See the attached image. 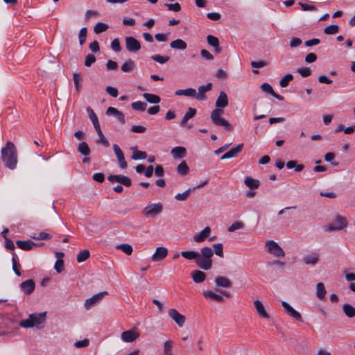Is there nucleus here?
<instances>
[{"mask_svg":"<svg viewBox=\"0 0 355 355\" xmlns=\"http://www.w3.org/2000/svg\"><path fill=\"white\" fill-rule=\"evenodd\" d=\"M170 47L173 49L185 50L187 44L182 39H176L170 43Z\"/></svg>","mask_w":355,"mask_h":355,"instance_id":"obj_25","label":"nucleus"},{"mask_svg":"<svg viewBox=\"0 0 355 355\" xmlns=\"http://www.w3.org/2000/svg\"><path fill=\"white\" fill-rule=\"evenodd\" d=\"M132 108L137 111H144L146 109L147 103L143 101H136L131 104Z\"/></svg>","mask_w":355,"mask_h":355,"instance_id":"obj_46","label":"nucleus"},{"mask_svg":"<svg viewBox=\"0 0 355 355\" xmlns=\"http://www.w3.org/2000/svg\"><path fill=\"white\" fill-rule=\"evenodd\" d=\"M191 191H193L192 188H189L187 190H186L182 193H178V194H176L175 196V198L176 200H180V201L186 200L188 198L189 195V193Z\"/></svg>","mask_w":355,"mask_h":355,"instance_id":"obj_53","label":"nucleus"},{"mask_svg":"<svg viewBox=\"0 0 355 355\" xmlns=\"http://www.w3.org/2000/svg\"><path fill=\"white\" fill-rule=\"evenodd\" d=\"M143 97L146 100L147 102L153 104H157L160 102V97L156 94L144 93Z\"/></svg>","mask_w":355,"mask_h":355,"instance_id":"obj_33","label":"nucleus"},{"mask_svg":"<svg viewBox=\"0 0 355 355\" xmlns=\"http://www.w3.org/2000/svg\"><path fill=\"white\" fill-rule=\"evenodd\" d=\"M150 58L159 64H164L169 60L170 57L168 55H161L157 54L151 55Z\"/></svg>","mask_w":355,"mask_h":355,"instance_id":"obj_45","label":"nucleus"},{"mask_svg":"<svg viewBox=\"0 0 355 355\" xmlns=\"http://www.w3.org/2000/svg\"><path fill=\"white\" fill-rule=\"evenodd\" d=\"M244 184L250 189H256L259 187L260 182L251 177H246L244 180Z\"/></svg>","mask_w":355,"mask_h":355,"instance_id":"obj_27","label":"nucleus"},{"mask_svg":"<svg viewBox=\"0 0 355 355\" xmlns=\"http://www.w3.org/2000/svg\"><path fill=\"white\" fill-rule=\"evenodd\" d=\"M73 80L76 90L79 92L81 89V82L83 80L82 76L79 73H74L73 74Z\"/></svg>","mask_w":355,"mask_h":355,"instance_id":"obj_40","label":"nucleus"},{"mask_svg":"<svg viewBox=\"0 0 355 355\" xmlns=\"http://www.w3.org/2000/svg\"><path fill=\"white\" fill-rule=\"evenodd\" d=\"M196 263L200 268L208 270L212 266V259H207L200 256V253H198V257L196 260Z\"/></svg>","mask_w":355,"mask_h":355,"instance_id":"obj_14","label":"nucleus"},{"mask_svg":"<svg viewBox=\"0 0 355 355\" xmlns=\"http://www.w3.org/2000/svg\"><path fill=\"white\" fill-rule=\"evenodd\" d=\"M224 113L222 109H214L210 114L211 122L217 126H223L227 130L231 131L233 129L232 125L225 118L221 117Z\"/></svg>","mask_w":355,"mask_h":355,"instance_id":"obj_3","label":"nucleus"},{"mask_svg":"<svg viewBox=\"0 0 355 355\" xmlns=\"http://www.w3.org/2000/svg\"><path fill=\"white\" fill-rule=\"evenodd\" d=\"M77 150L84 157H88L91 153L90 148L85 141L79 144Z\"/></svg>","mask_w":355,"mask_h":355,"instance_id":"obj_30","label":"nucleus"},{"mask_svg":"<svg viewBox=\"0 0 355 355\" xmlns=\"http://www.w3.org/2000/svg\"><path fill=\"white\" fill-rule=\"evenodd\" d=\"M348 222L347 218L340 214H336L334 223L327 225L325 230L330 232L340 231L346 228Z\"/></svg>","mask_w":355,"mask_h":355,"instance_id":"obj_4","label":"nucleus"},{"mask_svg":"<svg viewBox=\"0 0 355 355\" xmlns=\"http://www.w3.org/2000/svg\"><path fill=\"white\" fill-rule=\"evenodd\" d=\"M31 237L35 240H49L52 238V236L49 233L42 232H40L37 235L35 234Z\"/></svg>","mask_w":355,"mask_h":355,"instance_id":"obj_55","label":"nucleus"},{"mask_svg":"<svg viewBox=\"0 0 355 355\" xmlns=\"http://www.w3.org/2000/svg\"><path fill=\"white\" fill-rule=\"evenodd\" d=\"M200 254L205 259H211L214 255V251L209 247H204L201 248Z\"/></svg>","mask_w":355,"mask_h":355,"instance_id":"obj_39","label":"nucleus"},{"mask_svg":"<svg viewBox=\"0 0 355 355\" xmlns=\"http://www.w3.org/2000/svg\"><path fill=\"white\" fill-rule=\"evenodd\" d=\"M96 58L95 55L92 53H89L85 57V66L87 67H89L93 63L96 62Z\"/></svg>","mask_w":355,"mask_h":355,"instance_id":"obj_57","label":"nucleus"},{"mask_svg":"<svg viewBox=\"0 0 355 355\" xmlns=\"http://www.w3.org/2000/svg\"><path fill=\"white\" fill-rule=\"evenodd\" d=\"M282 306L284 309L285 312L291 317L293 318L297 321L302 322V317L301 314L295 310L288 302H282Z\"/></svg>","mask_w":355,"mask_h":355,"instance_id":"obj_11","label":"nucleus"},{"mask_svg":"<svg viewBox=\"0 0 355 355\" xmlns=\"http://www.w3.org/2000/svg\"><path fill=\"white\" fill-rule=\"evenodd\" d=\"M335 158V154L334 153H327L324 155V160L327 162H331L333 166H338V162H332Z\"/></svg>","mask_w":355,"mask_h":355,"instance_id":"obj_61","label":"nucleus"},{"mask_svg":"<svg viewBox=\"0 0 355 355\" xmlns=\"http://www.w3.org/2000/svg\"><path fill=\"white\" fill-rule=\"evenodd\" d=\"M214 282L218 287L230 288L232 286L231 281L227 277L223 276L216 277Z\"/></svg>","mask_w":355,"mask_h":355,"instance_id":"obj_23","label":"nucleus"},{"mask_svg":"<svg viewBox=\"0 0 355 355\" xmlns=\"http://www.w3.org/2000/svg\"><path fill=\"white\" fill-rule=\"evenodd\" d=\"M168 254V250L164 247H157L155 252L152 256V259L154 261H158L164 259Z\"/></svg>","mask_w":355,"mask_h":355,"instance_id":"obj_18","label":"nucleus"},{"mask_svg":"<svg viewBox=\"0 0 355 355\" xmlns=\"http://www.w3.org/2000/svg\"><path fill=\"white\" fill-rule=\"evenodd\" d=\"M107 180L110 182H119L121 185H124L125 187H130L132 185L131 179L123 175H110L107 177Z\"/></svg>","mask_w":355,"mask_h":355,"instance_id":"obj_9","label":"nucleus"},{"mask_svg":"<svg viewBox=\"0 0 355 355\" xmlns=\"http://www.w3.org/2000/svg\"><path fill=\"white\" fill-rule=\"evenodd\" d=\"M89 345V340L87 338H85L82 340H78L74 343V346L77 348L85 347Z\"/></svg>","mask_w":355,"mask_h":355,"instance_id":"obj_63","label":"nucleus"},{"mask_svg":"<svg viewBox=\"0 0 355 355\" xmlns=\"http://www.w3.org/2000/svg\"><path fill=\"white\" fill-rule=\"evenodd\" d=\"M54 268L57 272L60 273L64 268V261L62 259H57Z\"/></svg>","mask_w":355,"mask_h":355,"instance_id":"obj_64","label":"nucleus"},{"mask_svg":"<svg viewBox=\"0 0 355 355\" xmlns=\"http://www.w3.org/2000/svg\"><path fill=\"white\" fill-rule=\"evenodd\" d=\"M163 210V205L161 202L149 204L142 210L143 214L146 217H155L160 214Z\"/></svg>","mask_w":355,"mask_h":355,"instance_id":"obj_5","label":"nucleus"},{"mask_svg":"<svg viewBox=\"0 0 355 355\" xmlns=\"http://www.w3.org/2000/svg\"><path fill=\"white\" fill-rule=\"evenodd\" d=\"M1 154L5 166L10 170L15 169L18 160L17 151L14 144L8 141L6 146L1 148Z\"/></svg>","mask_w":355,"mask_h":355,"instance_id":"obj_1","label":"nucleus"},{"mask_svg":"<svg viewBox=\"0 0 355 355\" xmlns=\"http://www.w3.org/2000/svg\"><path fill=\"white\" fill-rule=\"evenodd\" d=\"M173 341L172 340H166L164 344V355H173L172 347H173Z\"/></svg>","mask_w":355,"mask_h":355,"instance_id":"obj_51","label":"nucleus"},{"mask_svg":"<svg viewBox=\"0 0 355 355\" xmlns=\"http://www.w3.org/2000/svg\"><path fill=\"white\" fill-rule=\"evenodd\" d=\"M139 336V334L134 329L125 331L121 334V339L125 343H132Z\"/></svg>","mask_w":355,"mask_h":355,"instance_id":"obj_15","label":"nucleus"},{"mask_svg":"<svg viewBox=\"0 0 355 355\" xmlns=\"http://www.w3.org/2000/svg\"><path fill=\"white\" fill-rule=\"evenodd\" d=\"M207 43L209 44V45H210L213 47H218V46H219V40H218V37H216L214 35H207Z\"/></svg>","mask_w":355,"mask_h":355,"instance_id":"obj_56","label":"nucleus"},{"mask_svg":"<svg viewBox=\"0 0 355 355\" xmlns=\"http://www.w3.org/2000/svg\"><path fill=\"white\" fill-rule=\"evenodd\" d=\"M113 150L117 157L119 164L121 168L125 169L128 166V164L125 159L124 155L117 144H113Z\"/></svg>","mask_w":355,"mask_h":355,"instance_id":"obj_12","label":"nucleus"},{"mask_svg":"<svg viewBox=\"0 0 355 355\" xmlns=\"http://www.w3.org/2000/svg\"><path fill=\"white\" fill-rule=\"evenodd\" d=\"M343 311L349 318H354L355 316V308L349 304L346 303L343 305Z\"/></svg>","mask_w":355,"mask_h":355,"instance_id":"obj_36","label":"nucleus"},{"mask_svg":"<svg viewBox=\"0 0 355 355\" xmlns=\"http://www.w3.org/2000/svg\"><path fill=\"white\" fill-rule=\"evenodd\" d=\"M326 289L324 285L322 282H319L316 286V295L320 300H323L326 295Z\"/></svg>","mask_w":355,"mask_h":355,"instance_id":"obj_35","label":"nucleus"},{"mask_svg":"<svg viewBox=\"0 0 355 355\" xmlns=\"http://www.w3.org/2000/svg\"><path fill=\"white\" fill-rule=\"evenodd\" d=\"M116 248L122 250L127 255H130L133 251L132 247L128 243L118 245Z\"/></svg>","mask_w":355,"mask_h":355,"instance_id":"obj_44","label":"nucleus"},{"mask_svg":"<svg viewBox=\"0 0 355 355\" xmlns=\"http://www.w3.org/2000/svg\"><path fill=\"white\" fill-rule=\"evenodd\" d=\"M243 146V144H237L236 146L232 148L229 151L223 155L220 159L223 160L237 157L239 153L242 151Z\"/></svg>","mask_w":355,"mask_h":355,"instance_id":"obj_13","label":"nucleus"},{"mask_svg":"<svg viewBox=\"0 0 355 355\" xmlns=\"http://www.w3.org/2000/svg\"><path fill=\"white\" fill-rule=\"evenodd\" d=\"M212 83H209L205 85H201L198 87V93H196L195 98L198 101H204L207 98L205 93L211 90Z\"/></svg>","mask_w":355,"mask_h":355,"instance_id":"obj_16","label":"nucleus"},{"mask_svg":"<svg viewBox=\"0 0 355 355\" xmlns=\"http://www.w3.org/2000/svg\"><path fill=\"white\" fill-rule=\"evenodd\" d=\"M17 246L22 250L29 251L33 249V247L37 245L35 243L31 240L21 241L18 240L16 241Z\"/></svg>","mask_w":355,"mask_h":355,"instance_id":"obj_22","label":"nucleus"},{"mask_svg":"<svg viewBox=\"0 0 355 355\" xmlns=\"http://www.w3.org/2000/svg\"><path fill=\"white\" fill-rule=\"evenodd\" d=\"M244 227V223L241 221H236L233 223L229 227L228 231L230 232H233L237 230L241 229Z\"/></svg>","mask_w":355,"mask_h":355,"instance_id":"obj_58","label":"nucleus"},{"mask_svg":"<svg viewBox=\"0 0 355 355\" xmlns=\"http://www.w3.org/2000/svg\"><path fill=\"white\" fill-rule=\"evenodd\" d=\"M87 35V27L82 28L80 30L79 34H78L80 45L82 46L83 44H84V43L86 41Z\"/></svg>","mask_w":355,"mask_h":355,"instance_id":"obj_49","label":"nucleus"},{"mask_svg":"<svg viewBox=\"0 0 355 355\" xmlns=\"http://www.w3.org/2000/svg\"><path fill=\"white\" fill-rule=\"evenodd\" d=\"M319 261L318 254L313 253L309 255H306L303 258V261L306 264L315 265Z\"/></svg>","mask_w":355,"mask_h":355,"instance_id":"obj_32","label":"nucleus"},{"mask_svg":"<svg viewBox=\"0 0 355 355\" xmlns=\"http://www.w3.org/2000/svg\"><path fill=\"white\" fill-rule=\"evenodd\" d=\"M260 88L263 92L270 94V95H272V94L274 92V90L271 85L267 83H263V84H261Z\"/></svg>","mask_w":355,"mask_h":355,"instance_id":"obj_62","label":"nucleus"},{"mask_svg":"<svg viewBox=\"0 0 355 355\" xmlns=\"http://www.w3.org/2000/svg\"><path fill=\"white\" fill-rule=\"evenodd\" d=\"M293 79V75L291 73H288L280 80L279 85L282 87H286L288 85V83Z\"/></svg>","mask_w":355,"mask_h":355,"instance_id":"obj_52","label":"nucleus"},{"mask_svg":"<svg viewBox=\"0 0 355 355\" xmlns=\"http://www.w3.org/2000/svg\"><path fill=\"white\" fill-rule=\"evenodd\" d=\"M171 154L175 159H180L187 155V150L182 146H176L171 150Z\"/></svg>","mask_w":355,"mask_h":355,"instance_id":"obj_21","label":"nucleus"},{"mask_svg":"<svg viewBox=\"0 0 355 355\" xmlns=\"http://www.w3.org/2000/svg\"><path fill=\"white\" fill-rule=\"evenodd\" d=\"M17 255L15 254H13L12 259V270L15 275L18 277L21 276V272L19 270L20 264L17 261Z\"/></svg>","mask_w":355,"mask_h":355,"instance_id":"obj_48","label":"nucleus"},{"mask_svg":"<svg viewBox=\"0 0 355 355\" xmlns=\"http://www.w3.org/2000/svg\"><path fill=\"white\" fill-rule=\"evenodd\" d=\"M164 6L167 7L169 10L173 12H179L181 10V6L179 3H165Z\"/></svg>","mask_w":355,"mask_h":355,"instance_id":"obj_60","label":"nucleus"},{"mask_svg":"<svg viewBox=\"0 0 355 355\" xmlns=\"http://www.w3.org/2000/svg\"><path fill=\"white\" fill-rule=\"evenodd\" d=\"M20 288L26 295H31L35 290V284L33 279H28L21 283Z\"/></svg>","mask_w":355,"mask_h":355,"instance_id":"obj_17","label":"nucleus"},{"mask_svg":"<svg viewBox=\"0 0 355 355\" xmlns=\"http://www.w3.org/2000/svg\"><path fill=\"white\" fill-rule=\"evenodd\" d=\"M189 171V168L185 161L181 162V163L177 167V172L182 175H187Z\"/></svg>","mask_w":355,"mask_h":355,"instance_id":"obj_41","label":"nucleus"},{"mask_svg":"<svg viewBox=\"0 0 355 355\" xmlns=\"http://www.w3.org/2000/svg\"><path fill=\"white\" fill-rule=\"evenodd\" d=\"M176 96H186L189 97H195L196 89L193 88H187L186 89H178L175 92Z\"/></svg>","mask_w":355,"mask_h":355,"instance_id":"obj_31","label":"nucleus"},{"mask_svg":"<svg viewBox=\"0 0 355 355\" xmlns=\"http://www.w3.org/2000/svg\"><path fill=\"white\" fill-rule=\"evenodd\" d=\"M228 98L226 93L221 91L216 101V109L224 108L228 105Z\"/></svg>","mask_w":355,"mask_h":355,"instance_id":"obj_19","label":"nucleus"},{"mask_svg":"<svg viewBox=\"0 0 355 355\" xmlns=\"http://www.w3.org/2000/svg\"><path fill=\"white\" fill-rule=\"evenodd\" d=\"M196 112L197 111L195 108L189 107L187 112H186V114H184V116H183L182 119L180 121V125L182 126H184L187 124V121L195 116Z\"/></svg>","mask_w":355,"mask_h":355,"instance_id":"obj_28","label":"nucleus"},{"mask_svg":"<svg viewBox=\"0 0 355 355\" xmlns=\"http://www.w3.org/2000/svg\"><path fill=\"white\" fill-rule=\"evenodd\" d=\"M203 295L207 299H211L216 301L217 302H223L224 298L222 295L216 294L211 291H207L203 293Z\"/></svg>","mask_w":355,"mask_h":355,"instance_id":"obj_29","label":"nucleus"},{"mask_svg":"<svg viewBox=\"0 0 355 355\" xmlns=\"http://www.w3.org/2000/svg\"><path fill=\"white\" fill-rule=\"evenodd\" d=\"M109 28V26L103 22H98L94 28L96 34H99L106 31Z\"/></svg>","mask_w":355,"mask_h":355,"instance_id":"obj_42","label":"nucleus"},{"mask_svg":"<svg viewBox=\"0 0 355 355\" xmlns=\"http://www.w3.org/2000/svg\"><path fill=\"white\" fill-rule=\"evenodd\" d=\"M198 252L190 250V251H182L181 252V255L188 260H196L198 257Z\"/></svg>","mask_w":355,"mask_h":355,"instance_id":"obj_37","label":"nucleus"},{"mask_svg":"<svg viewBox=\"0 0 355 355\" xmlns=\"http://www.w3.org/2000/svg\"><path fill=\"white\" fill-rule=\"evenodd\" d=\"M254 307L259 315L263 318H269L270 315L265 310L263 304L259 300H256L254 302Z\"/></svg>","mask_w":355,"mask_h":355,"instance_id":"obj_24","label":"nucleus"},{"mask_svg":"<svg viewBox=\"0 0 355 355\" xmlns=\"http://www.w3.org/2000/svg\"><path fill=\"white\" fill-rule=\"evenodd\" d=\"M169 317L176 323V324L182 327L186 322V318L184 315L180 314L176 309H170L168 310Z\"/></svg>","mask_w":355,"mask_h":355,"instance_id":"obj_10","label":"nucleus"},{"mask_svg":"<svg viewBox=\"0 0 355 355\" xmlns=\"http://www.w3.org/2000/svg\"><path fill=\"white\" fill-rule=\"evenodd\" d=\"M126 50L130 53H136L141 49L140 42L132 36H128L125 39Z\"/></svg>","mask_w":355,"mask_h":355,"instance_id":"obj_7","label":"nucleus"},{"mask_svg":"<svg viewBox=\"0 0 355 355\" xmlns=\"http://www.w3.org/2000/svg\"><path fill=\"white\" fill-rule=\"evenodd\" d=\"M90 256V252L88 250H83L79 252L77 254L76 260L78 262L81 263L86 261Z\"/></svg>","mask_w":355,"mask_h":355,"instance_id":"obj_43","label":"nucleus"},{"mask_svg":"<svg viewBox=\"0 0 355 355\" xmlns=\"http://www.w3.org/2000/svg\"><path fill=\"white\" fill-rule=\"evenodd\" d=\"M132 159L134 160L144 159L147 157V153L145 151L138 150L136 148H132Z\"/></svg>","mask_w":355,"mask_h":355,"instance_id":"obj_34","label":"nucleus"},{"mask_svg":"<svg viewBox=\"0 0 355 355\" xmlns=\"http://www.w3.org/2000/svg\"><path fill=\"white\" fill-rule=\"evenodd\" d=\"M111 48L116 53H119L121 51V46L119 38H115L112 41Z\"/></svg>","mask_w":355,"mask_h":355,"instance_id":"obj_59","label":"nucleus"},{"mask_svg":"<svg viewBox=\"0 0 355 355\" xmlns=\"http://www.w3.org/2000/svg\"><path fill=\"white\" fill-rule=\"evenodd\" d=\"M266 247L269 253L273 254L277 257H283L285 256V252L283 249L275 241L270 240L266 243Z\"/></svg>","mask_w":355,"mask_h":355,"instance_id":"obj_6","label":"nucleus"},{"mask_svg":"<svg viewBox=\"0 0 355 355\" xmlns=\"http://www.w3.org/2000/svg\"><path fill=\"white\" fill-rule=\"evenodd\" d=\"M46 312H42L40 313H31L28 318L22 320L19 322V326L24 328H32L35 326H38L45 322Z\"/></svg>","mask_w":355,"mask_h":355,"instance_id":"obj_2","label":"nucleus"},{"mask_svg":"<svg viewBox=\"0 0 355 355\" xmlns=\"http://www.w3.org/2000/svg\"><path fill=\"white\" fill-rule=\"evenodd\" d=\"M108 293L107 291L100 292L94 295L89 299H87L85 302V307L87 310L90 309L96 304L98 303Z\"/></svg>","mask_w":355,"mask_h":355,"instance_id":"obj_8","label":"nucleus"},{"mask_svg":"<svg viewBox=\"0 0 355 355\" xmlns=\"http://www.w3.org/2000/svg\"><path fill=\"white\" fill-rule=\"evenodd\" d=\"M191 277L195 283L199 284L205 281L206 274L201 270H196L192 272Z\"/></svg>","mask_w":355,"mask_h":355,"instance_id":"obj_26","label":"nucleus"},{"mask_svg":"<svg viewBox=\"0 0 355 355\" xmlns=\"http://www.w3.org/2000/svg\"><path fill=\"white\" fill-rule=\"evenodd\" d=\"M86 110L93 125L99 123L96 114L91 107H87Z\"/></svg>","mask_w":355,"mask_h":355,"instance_id":"obj_50","label":"nucleus"},{"mask_svg":"<svg viewBox=\"0 0 355 355\" xmlns=\"http://www.w3.org/2000/svg\"><path fill=\"white\" fill-rule=\"evenodd\" d=\"M211 233V228L207 226L202 230L199 234L193 236V240L196 243H201L208 238Z\"/></svg>","mask_w":355,"mask_h":355,"instance_id":"obj_20","label":"nucleus"},{"mask_svg":"<svg viewBox=\"0 0 355 355\" xmlns=\"http://www.w3.org/2000/svg\"><path fill=\"white\" fill-rule=\"evenodd\" d=\"M213 248L214 249V253H215L217 256H218L220 257H224L223 245L222 243H214L213 245Z\"/></svg>","mask_w":355,"mask_h":355,"instance_id":"obj_54","label":"nucleus"},{"mask_svg":"<svg viewBox=\"0 0 355 355\" xmlns=\"http://www.w3.org/2000/svg\"><path fill=\"white\" fill-rule=\"evenodd\" d=\"M135 66V62L132 60L129 59L121 65V69L123 72H130L132 71Z\"/></svg>","mask_w":355,"mask_h":355,"instance_id":"obj_38","label":"nucleus"},{"mask_svg":"<svg viewBox=\"0 0 355 355\" xmlns=\"http://www.w3.org/2000/svg\"><path fill=\"white\" fill-rule=\"evenodd\" d=\"M339 26L336 24H331L324 29V33L327 35H334L338 32Z\"/></svg>","mask_w":355,"mask_h":355,"instance_id":"obj_47","label":"nucleus"}]
</instances>
